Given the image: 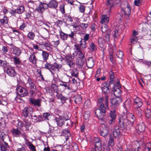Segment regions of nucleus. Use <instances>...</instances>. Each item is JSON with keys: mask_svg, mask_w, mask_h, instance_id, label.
<instances>
[{"mask_svg": "<svg viewBox=\"0 0 151 151\" xmlns=\"http://www.w3.org/2000/svg\"><path fill=\"white\" fill-rule=\"evenodd\" d=\"M109 96L106 95L104 98H101L98 100L99 104V108L96 109L95 111V114L99 119L102 121L104 118L105 114L106 112V108L103 103L104 102L105 104L106 107H108Z\"/></svg>", "mask_w": 151, "mask_h": 151, "instance_id": "obj_1", "label": "nucleus"}, {"mask_svg": "<svg viewBox=\"0 0 151 151\" xmlns=\"http://www.w3.org/2000/svg\"><path fill=\"white\" fill-rule=\"evenodd\" d=\"M10 132L14 137H22L25 140H27V135L26 133H22L18 128H14L11 130Z\"/></svg>", "mask_w": 151, "mask_h": 151, "instance_id": "obj_2", "label": "nucleus"}, {"mask_svg": "<svg viewBox=\"0 0 151 151\" xmlns=\"http://www.w3.org/2000/svg\"><path fill=\"white\" fill-rule=\"evenodd\" d=\"M93 142L95 144V147L94 148H92L91 151H101L102 144L100 139L97 137H95Z\"/></svg>", "mask_w": 151, "mask_h": 151, "instance_id": "obj_3", "label": "nucleus"}, {"mask_svg": "<svg viewBox=\"0 0 151 151\" xmlns=\"http://www.w3.org/2000/svg\"><path fill=\"white\" fill-rule=\"evenodd\" d=\"M25 11V9L24 6H21L15 10H10L9 12L11 14L12 16L16 17L17 14L19 15L21 14Z\"/></svg>", "mask_w": 151, "mask_h": 151, "instance_id": "obj_4", "label": "nucleus"}, {"mask_svg": "<svg viewBox=\"0 0 151 151\" xmlns=\"http://www.w3.org/2000/svg\"><path fill=\"white\" fill-rule=\"evenodd\" d=\"M121 98L119 97L111 99L110 100L112 107L115 110L117 109L119 104L121 102Z\"/></svg>", "mask_w": 151, "mask_h": 151, "instance_id": "obj_5", "label": "nucleus"}, {"mask_svg": "<svg viewBox=\"0 0 151 151\" xmlns=\"http://www.w3.org/2000/svg\"><path fill=\"white\" fill-rule=\"evenodd\" d=\"M16 91L18 95L21 97L26 96L28 94L27 90L21 86L17 87L16 89Z\"/></svg>", "mask_w": 151, "mask_h": 151, "instance_id": "obj_6", "label": "nucleus"}, {"mask_svg": "<svg viewBox=\"0 0 151 151\" xmlns=\"http://www.w3.org/2000/svg\"><path fill=\"white\" fill-rule=\"evenodd\" d=\"M33 112V109L30 107H26L22 111L23 115L25 118L31 116Z\"/></svg>", "mask_w": 151, "mask_h": 151, "instance_id": "obj_7", "label": "nucleus"}, {"mask_svg": "<svg viewBox=\"0 0 151 151\" xmlns=\"http://www.w3.org/2000/svg\"><path fill=\"white\" fill-rule=\"evenodd\" d=\"M123 130L120 128L118 126H115L113 131V135L114 137L119 138L122 135Z\"/></svg>", "mask_w": 151, "mask_h": 151, "instance_id": "obj_8", "label": "nucleus"}, {"mask_svg": "<svg viewBox=\"0 0 151 151\" xmlns=\"http://www.w3.org/2000/svg\"><path fill=\"white\" fill-rule=\"evenodd\" d=\"M109 83L108 81H106L102 83L101 85V88L102 91L104 93L107 94L110 92V88Z\"/></svg>", "mask_w": 151, "mask_h": 151, "instance_id": "obj_9", "label": "nucleus"}, {"mask_svg": "<svg viewBox=\"0 0 151 151\" xmlns=\"http://www.w3.org/2000/svg\"><path fill=\"white\" fill-rule=\"evenodd\" d=\"M42 101V100L40 99H35L33 98H30L29 99L30 104L33 105L35 107H40L41 106Z\"/></svg>", "mask_w": 151, "mask_h": 151, "instance_id": "obj_10", "label": "nucleus"}, {"mask_svg": "<svg viewBox=\"0 0 151 151\" xmlns=\"http://www.w3.org/2000/svg\"><path fill=\"white\" fill-rule=\"evenodd\" d=\"M47 8V4L41 2L39 6L36 8L35 10L39 12L42 13Z\"/></svg>", "mask_w": 151, "mask_h": 151, "instance_id": "obj_11", "label": "nucleus"}, {"mask_svg": "<svg viewBox=\"0 0 151 151\" xmlns=\"http://www.w3.org/2000/svg\"><path fill=\"white\" fill-rule=\"evenodd\" d=\"M109 131V127L107 125H105L103 129L100 130V134L103 137H105L108 134Z\"/></svg>", "mask_w": 151, "mask_h": 151, "instance_id": "obj_12", "label": "nucleus"}, {"mask_svg": "<svg viewBox=\"0 0 151 151\" xmlns=\"http://www.w3.org/2000/svg\"><path fill=\"white\" fill-rule=\"evenodd\" d=\"M126 117L127 118L126 119H127V121H130L131 125L132 126L135 119V117L134 115L132 113H129L127 114Z\"/></svg>", "mask_w": 151, "mask_h": 151, "instance_id": "obj_13", "label": "nucleus"}, {"mask_svg": "<svg viewBox=\"0 0 151 151\" xmlns=\"http://www.w3.org/2000/svg\"><path fill=\"white\" fill-rule=\"evenodd\" d=\"M133 104L135 107H140L143 104L142 100L139 97H136L134 99Z\"/></svg>", "mask_w": 151, "mask_h": 151, "instance_id": "obj_14", "label": "nucleus"}, {"mask_svg": "<svg viewBox=\"0 0 151 151\" xmlns=\"http://www.w3.org/2000/svg\"><path fill=\"white\" fill-rule=\"evenodd\" d=\"M31 117L32 121L34 122H40L43 121V118L40 115L37 116L35 115H32Z\"/></svg>", "mask_w": 151, "mask_h": 151, "instance_id": "obj_15", "label": "nucleus"}, {"mask_svg": "<svg viewBox=\"0 0 151 151\" xmlns=\"http://www.w3.org/2000/svg\"><path fill=\"white\" fill-rule=\"evenodd\" d=\"M48 7L56 8L58 5V2L55 0H51L48 4H47Z\"/></svg>", "mask_w": 151, "mask_h": 151, "instance_id": "obj_16", "label": "nucleus"}, {"mask_svg": "<svg viewBox=\"0 0 151 151\" xmlns=\"http://www.w3.org/2000/svg\"><path fill=\"white\" fill-rule=\"evenodd\" d=\"M136 129L140 132H144L145 129V125L144 123H141L137 125L136 127Z\"/></svg>", "mask_w": 151, "mask_h": 151, "instance_id": "obj_17", "label": "nucleus"}, {"mask_svg": "<svg viewBox=\"0 0 151 151\" xmlns=\"http://www.w3.org/2000/svg\"><path fill=\"white\" fill-rule=\"evenodd\" d=\"M94 60L93 58L90 57L86 61V64L87 67L89 68H91L94 65Z\"/></svg>", "mask_w": 151, "mask_h": 151, "instance_id": "obj_18", "label": "nucleus"}, {"mask_svg": "<svg viewBox=\"0 0 151 151\" xmlns=\"http://www.w3.org/2000/svg\"><path fill=\"white\" fill-rule=\"evenodd\" d=\"M6 71L7 73L11 77H14L16 74L15 70L12 68H7Z\"/></svg>", "mask_w": 151, "mask_h": 151, "instance_id": "obj_19", "label": "nucleus"}, {"mask_svg": "<svg viewBox=\"0 0 151 151\" xmlns=\"http://www.w3.org/2000/svg\"><path fill=\"white\" fill-rule=\"evenodd\" d=\"M122 12H123L124 14L128 16L131 13V7L129 4H127V7L124 9H122Z\"/></svg>", "mask_w": 151, "mask_h": 151, "instance_id": "obj_20", "label": "nucleus"}, {"mask_svg": "<svg viewBox=\"0 0 151 151\" xmlns=\"http://www.w3.org/2000/svg\"><path fill=\"white\" fill-rule=\"evenodd\" d=\"M33 79L29 78L27 80V84H28L29 85V87H30L31 89H32L34 90H36V87L35 84L33 82Z\"/></svg>", "mask_w": 151, "mask_h": 151, "instance_id": "obj_21", "label": "nucleus"}, {"mask_svg": "<svg viewBox=\"0 0 151 151\" xmlns=\"http://www.w3.org/2000/svg\"><path fill=\"white\" fill-rule=\"evenodd\" d=\"M62 117L59 116V117H56L55 120L57 123V125L59 127H61L64 124V122L62 119Z\"/></svg>", "mask_w": 151, "mask_h": 151, "instance_id": "obj_22", "label": "nucleus"}, {"mask_svg": "<svg viewBox=\"0 0 151 151\" xmlns=\"http://www.w3.org/2000/svg\"><path fill=\"white\" fill-rule=\"evenodd\" d=\"M112 91H114V95L115 96L119 97L121 95V91L116 86L113 87Z\"/></svg>", "mask_w": 151, "mask_h": 151, "instance_id": "obj_23", "label": "nucleus"}, {"mask_svg": "<svg viewBox=\"0 0 151 151\" xmlns=\"http://www.w3.org/2000/svg\"><path fill=\"white\" fill-rule=\"evenodd\" d=\"M13 50V54L15 55L16 56H19L21 53V51L19 49L14 46L12 47Z\"/></svg>", "mask_w": 151, "mask_h": 151, "instance_id": "obj_24", "label": "nucleus"}, {"mask_svg": "<svg viewBox=\"0 0 151 151\" xmlns=\"http://www.w3.org/2000/svg\"><path fill=\"white\" fill-rule=\"evenodd\" d=\"M98 41L99 47L104 49V48L105 43V41L104 39L102 38H99L98 39Z\"/></svg>", "mask_w": 151, "mask_h": 151, "instance_id": "obj_25", "label": "nucleus"}, {"mask_svg": "<svg viewBox=\"0 0 151 151\" xmlns=\"http://www.w3.org/2000/svg\"><path fill=\"white\" fill-rule=\"evenodd\" d=\"M109 74L111 80V81L109 82V83L110 85L113 84L115 82L114 73L112 71H111L109 72Z\"/></svg>", "mask_w": 151, "mask_h": 151, "instance_id": "obj_26", "label": "nucleus"}, {"mask_svg": "<svg viewBox=\"0 0 151 151\" xmlns=\"http://www.w3.org/2000/svg\"><path fill=\"white\" fill-rule=\"evenodd\" d=\"M29 60L30 62L33 64L36 63V61L37 59L34 53L33 52L31 54L29 58Z\"/></svg>", "mask_w": 151, "mask_h": 151, "instance_id": "obj_27", "label": "nucleus"}, {"mask_svg": "<svg viewBox=\"0 0 151 151\" xmlns=\"http://www.w3.org/2000/svg\"><path fill=\"white\" fill-rule=\"evenodd\" d=\"M109 22V18L106 15H104L102 16L100 20L101 23L103 24L104 23H108Z\"/></svg>", "mask_w": 151, "mask_h": 151, "instance_id": "obj_28", "label": "nucleus"}, {"mask_svg": "<svg viewBox=\"0 0 151 151\" xmlns=\"http://www.w3.org/2000/svg\"><path fill=\"white\" fill-rule=\"evenodd\" d=\"M135 111L136 114L139 117H141L142 115L143 111L140 107H135Z\"/></svg>", "mask_w": 151, "mask_h": 151, "instance_id": "obj_29", "label": "nucleus"}, {"mask_svg": "<svg viewBox=\"0 0 151 151\" xmlns=\"http://www.w3.org/2000/svg\"><path fill=\"white\" fill-rule=\"evenodd\" d=\"M52 67L53 64H52L48 62H47L45 65V68L50 70L51 73L54 75V73L51 71V70H52Z\"/></svg>", "mask_w": 151, "mask_h": 151, "instance_id": "obj_30", "label": "nucleus"}, {"mask_svg": "<svg viewBox=\"0 0 151 151\" xmlns=\"http://www.w3.org/2000/svg\"><path fill=\"white\" fill-rule=\"evenodd\" d=\"M127 119H124L123 117L120 118L119 119V123L121 127L124 126L125 125H127Z\"/></svg>", "mask_w": 151, "mask_h": 151, "instance_id": "obj_31", "label": "nucleus"}, {"mask_svg": "<svg viewBox=\"0 0 151 151\" xmlns=\"http://www.w3.org/2000/svg\"><path fill=\"white\" fill-rule=\"evenodd\" d=\"M42 56L44 61L47 62L49 56V54L46 51H42Z\"/></svg>", "mask_w": 151, "mask_h": 151, "instance_id": "obj_32", "label": "nucleus"}, {"mask_svg": "<svg viewBox=\"0 0 151 151\" xmlns=\"http://www.w3.org/2000/svg\"><path fill=\"white\" fill-rule=\"evenodd\" d=\"M90 50L91 52H93L97 50V46L93 43L91 42L89 44Z\"/></svg>", "mask_w": 151, "mask_h": 151, "instance_id": "obj_33", "label": "nucleus"}, {"mask_svg": "<svg viewBox=\"0 0 151 151\" xmlns=\"http://www.w3.org/2000/svg\"><path fill=\"white\" fill-rule=\"evenodd\" d=\"M116 3H115L114 0H108L106 5L107 6H110V10H111L112 7L116 6Z\"/></svg>", "mask_w": 151, "mask_h": 151, "instance_id": "obj_34", "label": "nucleus"}, {"mask_svg": "<svg viewBox=\"0 0 151 151\" xmlns=\"http://www.w3.org/2000/svg\"><path fill=\"white\" fill-rule=\"evenodd\" d=\"M131 102L129 99L126 100L124 105V107L126 109L130 108L131 106Z\"/></svg>", "mask_w": 151, "mask_h": 151, "instance_id": "obj_35", "label": "nucleus"}, {"mask_svg": "<svg viewBox=\"0 0 151 151\" xmlns=\"http://www.w3.org/2000/svg\"><path fill=\"white\" fill-rule=\"evenodd\" d=\"M62 67L61 64H58L56 63H55L53 64L52 70L55 71L56 69L59 70Z\"/></svg>", "mask_w": 151, "mask_h": 151, "instance_id": "obj_36", "label": "nucleus"}, {"mask_svg": "<svg viewBox=\"0 0 151 151\" xmlns=\"http://www.w3.org/2000/svg\"><path fill=\"white\" fill-rule=\"evenodd\" d=\"M78 70L76 68L72 69L71 72V75L72 76L77 78L78 76Z\"/></svg>", "mask_w": 151, "mask_h": 151, "instance_id": "obj_37", "label": "nucleus"}, {"mask_svg": "<svg viewBox=\"0 0 151 151\" xmlns=\"http://www.w3.org/2000/svg\"><path fill=\"white\" fill-rule=\"evenodd\" d=\"M60 37L62 40H66L68 37V34L65 33L62 31H61L60 32Z\"/></svg>", "mask_w": 151, "mask_h": 151, "instance_id": "obj_38", "label": "nucleus"}, {"mask_svg": "<svg viewBox=\"0 0 151 151\" xmlns=\"http://www.w3.org/2000/svg\"><path fill=\"white\" fill-rule=\"evenodd\" d=\"M51 88L54 92L58 94L59 89L58 86L55 84H52Z\"/></svg>", "mask_w": 151, "mask_h": 151, "instance_id": "obj_39", "label": "nucleus"}, {"mask_svg": "<svg viewBox=\"0 0 151 151\" xmlns=\"http://www.w3.org/2000/svg\"><path fill=\"white\" fill-rule=\"evenodd\" d=\"M63 147L60 145H57L55 149H52V151H62L63 150Z\"/></svg>", "mask_w": 151, "mask_h": 151, "instance_id": "obj_40", "label": "nucleus"}, {"mask_svg": "<svg viewBox=\"0 0 151 151\" xmlns=\"http://www.w3.org/2000/svg\"><path fill=\"white\" fill-rule=\"evenodd\" d=\"M35 35L34 33L32 32H29L27 35V37L31 40H33L34 39Z\"/></svg>", "mask_w": 151, "mask_h": 151, "instance_id": "obj_41", "label": "nucleus"}, {"mask_svg": "<svg viewBox=\"0 0 151 151\" xmlns=\"http://www.w3.org/2000/svg\"><path fill=\"white\" fill-rule=\"evenodd\" d=\"M50 116V114L49 113H43L41 117L43 118V121L44 120H49V118Z\"/></svg>", "mask_w": 151, "mask_h": 151, "instance_id": "obj_42", "label": "nucleus"}, {"mask_svg": "<svg viewBox=\"0 0 151 151\" xmlns=\"http://www.w3.org/2000/svg\"><path fill=\"white\" fill-rule=\"evenodd\" d=\"M23 121L25 123V127L27 128L31 126V123L28 119L25 118L23 119Z\"/></svg>", "mask_w": 151, "mask_h": 151, "instance_id": "obj_43", "label": "nucleus"}, {"mask_svg": "<svg viewBox=\"0 0 151 151\" xmlns=\"http://www.w3.org/2000/svg\"><path fill=\"white\" fill-rule=\"evenodd\" d=\"M13 61L15 65H19L21 63V61L19 58L16 56L13 57Z\"/></svg>", "mask_w": 151, "mask_h": 151, "instance_id": "obj_44", "label": "nucleus"}, {"mask_svg": "<svg viewBox=\"0 0 151 151\" xmlns=\"http://www.w3.org/2000/svg\"><path fill=\"white\" fill-rule=\"evenodd\" d=\"M64 20H65L66 23H70L73 21V19L72 17L70 15H66L65 16Z\"/></svg>", "mask_w": 151, "mask_h": 151, "instance_id": "obj_45", "label": "nucleus"}, {"mask_svg": "<svg viewBox=\"0 0 151 151\" xmlns=\"http://www.w3.org/2000/svg\"><path fill=\"white\" fill-rule=\"evenodd\" d=\"M56 96L58 99L62 101H65L67 99L66 97L63 96L62 94H59L56 93Z\"/></svg>", "mask_w": 151, "mask_h": 151, "instance_id": "obj_46", "label": "nucleus"}, {"mask_svg": "<svg viewBox=\"0 0 151 151\" xmlns=\"http://www.w3.org/2000/svg\"><path fill=\"white\" fill-rule=\"evenodd\" d=\"M145 151H151V143H147L144 148Z\"/></svg>", "mask_w": 151, "mask_h": 151, "instance_id": "obj_47", "label": "nucleus"}, {"mask_svg": "<svg viewBox=\"0 0 151 151\" xmlns=\"http://www.w3.org/2000/svg\"><path fill=\"white\" fill-rule=\"evenodd\" d=\"M63 135L66 137H69L71 136L69 131L67 129H63L62 131Z\"/></svg>", "mask_w": 151, "mask_h": 151, "instance_id": "obj_48", "label": "nucleus"}, {"mask_svg": "<svg viewBox=\"0 0 151 151\" xmlns=\"http://www.w3.org/2000/svg\"><path fill=\"white\" fill-rule=\"evenodd\" d=\"M110 116L111 119H115L116 118V110L114 109L113 111H111Z\"/></svg>", "mask_w": 151, "mask_h": 151, "instance_id": "obj_49", "label": "nucleus"}, {"mask_svg": "<svg viewBox=\"0 0 151 151\" xmlns=\"http://www.w3.org/2000/svg\"><path fill=\"white\" fill-rule=\"evenodd\" d=\"M91 106V102L89 100H86L83 106L85 109H87L90 107Z\"/></svg>", "mask_w": 151, "mask_h": 151, "instance_id": "obj_50", "label": "nucleus"}, {"mask_svg": "<svg viewBox=\"0 0 151 151\" xmlns=\"http://www.w3.org/2000/svg\"><path fill=\"white\" fill-rule=\"evenodd\" d=\"M71 149L73 151H78V145L76 143H73L72 145Z\"/></svg>", "mask_w": 151, "mask_h": 151, "instance_id": "obj_51", "label": "nucleus"}, {"mask_svg": "<svg viewBox=\"0 0 151 151\" xmlns=\"http://www.w3.org/2000/svg\"><path fill=\"white\" fill-rule=\"evenodd\" d=\"M73 27V30L74 32H76L80 30V26L76 23H73L71 26Z\"/></svg>", "mask_w": 151, "mask_h": 151, "instance_id": "obj_52", "label": "nucleus"}, {"mask_svg": "<svg viewBox=\"0 0 151 151\" xmlns=\"http://www.w3.org/2000/svg\"><path fill=\"white\" fill-rule=\"evenodd\" d=\"M108 27V26L106 24H103L101 28V30L103 33H105L107 31Z\"/></svg>", "mask_w": 151, "mask_h": 151, "instance_id": "obj_53", "label": "nucleus"}, {"mask_svg": "<svg viewBox=\"0 0 151 151\" xmlns=\"http://www.w3.org/2000/svg\"><path fill=\"white\" fill-rule=\"evenodd\" d=\"M114 145V138L112 136H109V145L113 146Z\"/></svg>", "mask_w": 151, "mask_h": 151, "instance_id": "obj_54", "label": "nucleus"}, {"mask_svg": "<svg viewBox=\"0 0 151 151\" xmlns=\"http://www.w3.org/2000/svg\"><path fill=\"white\" fill-rule=\"evenodd\" d=\"M82 99L81 96H78L75 98V102L76 104H79L82 102Z\"/></svg>", "mask_w": 151, "mask_h": 151, "instance_id": "obj_55", "label": "nucleus"}, {"mask_svg": "<svg viewBox=\"0 0 151 151\" xmlns=\"http://www.w3.org/2000/svg\"><path fill=\"white\" fill-rule=\"evenodd\" d=\"M28 147L31 151H37L35 146L31 143H30L28 144Z\"/></svg>", "mask_w": 151, "mask_h": 151, "instance_id": "obj_56", "label": "nucleus"}, {"mask_svg": "<svg viewBox=\"0 0 151 151\" xmlns=\"http://www.w3.org/2000/svg\"><path fill=\"white\" fill-rule=\"evenodd\" d=\"M0 21L1 23L3 24H7L8 23L7 17L6 16H4L3 19H0Z\"/></svg>", "mask_w": 151, "mask_h": 151, "instance_id": "obj_57", "label": "nucleus"}, {"mask_svg": "<svg viewBox=\"0 0 151 151\" xmlns=\"http://www.w3.org/2000/svg\"><path fill=\"white\" fill-rule=\"evenodd\" d=\"M0 66L5 68L7 66V62L5 60H0Z\"/></svg>", "mask_w": 151, "mask_h": 151, "instance_id": "obj_58", "label": "nucleus"}, {"mask_svg": "<svg viewBox=\"0 0 151 151\" xmlns=\"http://www.w3.org/2000/svg\"><path fill=\"white\" fill-rule=\"evenodd\" d=\"M138 40V37L132 36L130 39V42L132 44L136 43Z\"/></svg>", "mask_w": 151, "mask_h": 151, "instance_id": "obj_59", "label": "nucleus"}, {"mask_svg": "<svg viewBox=\"0 0 151 151\" xmlns=\"http://www.w3.org/2000/svg\"><path fill=\"white\" fill-rule=\"evenodd\" d=\"M145 114L146 117L149 118L151 117V111L150 110L147 109L145 110Z\"/></svg>", "mask_w": 151, "mask_h": 151, "instance_id": "obj_60", "label": "nucleus"}, {"mask_svg": "<svg viewBox=\"0 0 151 151\" xmlns=\"http://www.w3.org/2000/svg\"><path fill=\"white\" fill-rule=\"evenodd\" d=\"M80 46L83 49H85L86 47V42L81 40L80 41Z\"/></svg>", "mask_w": 151, "mask_h": 151, "instance_id": "obj_61", "label": "nucleus"}, {"mask_svg": "<svg viewBox=\"0 0 151 151\" xmlns=\"http://www.w3.org/2000/svg\"><path fill=\"white\" fill-rule=\"evenodd\" d=\"M89 25L88 24H84L80 23L79 25V26L83 29H86L88 27Z\"/></svg>", "mask_w": 151, "mask_h": 151, "instance_id": "obj_62", "label": "nucleus"}, {"mask_svg": "<svg viewBox=\"0 0 151 151\" xmlns=\"http://www.w3.org/2000/svg\"><path fill=\"white\" fill-rule=\"evenodd\" d=\"M116 55L117 56L118 58L122 59L124 56V54L122 52L119 51L117 52Z\"/></svg>", "mask_w": 151, "mask_h": 151, "instance_id": "obj_63", "label": "nucleus"}, {"mask_svg": "<svg viewBox=\"0 0 151 151\" xmlns=\"http://www.w3.org/2000/svg\"><path fill=\"white\" fill-rule=\"evenodd\" d=\"M66 65L69 66L70 68H73L75 66V63L71 61H68L65 64Z\"/></svg>", "mask_w": 151, "mask_h": 151, "instance_id": "obj_64", "label": "nucleus"}]
</instances>
